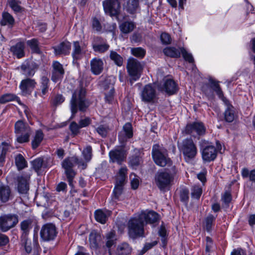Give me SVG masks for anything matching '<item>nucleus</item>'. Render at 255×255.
Masks as SVG:
<instances>
[{
  "label": "nucleus",
  "instance_id": "obj_1",
  "mask_svg": "<svg viewBox=\"0 0 255 255\" xmlns=\"http://www.w3.org/2000/svg\"><path fill=\"white\" fill-rule=\"evenodd\" d=\"M86 90L80 87L74 91L70 102V111L72 113L71 119H73L79 110L84 112L89 106L85 98Z\"/></svg>",
  "mask_w": 255,
  "mask_h": 255
},
{
  "label": "nucleus",
  "instance_id": "obj_2",
  "mask_svg": "<svg viewBox=\"0 0 255 255\" xmlns=\"http://www.w3.org/2000/svg\"><path fill=\"white\" fill-rule=\"evenodd\" d=\"M176 171L175 166H173L170 170L157 172L155 176V183L161 191L169 190L173 182Z\"/></svg>",
  "mask_w": 255,
  "mask_h": 255
},
{
  "label": "nucleus",
  "instance_id": "obj_3",
  "mask_svg": "<svg viewBox=\"0 0 255 255\" xmlns=\"http://www.w3.org/2000/svg\"><path fill=\"white\" fill-rule=\"evenodd\" d=\"M152 156L155 163L160 166H170L172 165V161L168 157L167 150L159 144L153 146Z\"/></svg>",
  "mask_w": 255,
  "mask_h": 255
},
{
  "label": "nucleus",
  "instance_id": "obj_4",
  "mask_svg": "<svg viewBox=\"0 0 255 255\" xmlns=\"http://www.w3.org/2000/svg\"><path fill=\"white\" fill-rule=\"evenodd\" d=\"M179 148L183 153L184 159L187 162L194 159L197 154V148L191 138L184 139L179 144Z\"/></svg>",
  "mask_w": 255,
  "mask_h": 255
},
{
  "label": "nucleus",
  "instance_id": "obj_5",
  "mask_svg": "<svg viewBox=\"0 0 255 255\" xmlns=\"http://www.w3.org/2000/svg\"><path fill=\"white\" fill-rule=\"evenodd\" d=\"M212 88L215 91L220 98H221L227 105V109L225 112L224 117L226 122L231 123L235 119V113L234 108L229 104L228 101L223 97V93L222 91L218 82L211 81Z\"/></svg>",
  "mask_w": 255,
  "mask_h": 255
},
{
  "label": "nucleus",
  "instance_id": "obj_6",
  "mask_svg": "<svg viewBox=\"0 0 255 255\" xmlns=\"http://www.w3.org/2000/svg\"><path fill=\"white\" fill-rule=\"evenodd\" d=\"M144 223L139 215L130 219L128 223V233L132 238L141 236L143 233Z\"/></svg>",
  "mask_w": 255,
  "mask_h": 255
},
{
  "label": "nucleus",
  "instance_id": "obj_7",
  "mask_svg": "<svg viewBox=\"0 0 255 255\" xmlns=\"http://www.w3.org/2000/svg\"><path fill=\"white\" fill-rule=\"evenodd\" d=\"M127 69L131 79L136 81L140 76L142 67L139 61L135 59L130 58L128 60Z\"/></svg>",
  "mask_w": 255,
  "mask_h": 255
},
{
  "label": "nucleus",
  "instance_id": "obj_8",
  "mask_svg": "<svg viewBox=\"0 0 255 255\" xmlns=\"http://www.w3.org/2000/svg\"><path fill=\"white\" fill-rule=\"evenodd\" d=\"M103 5L105 12L111 16H118L121 12V3L119 0H106Z\"/></svg>",
  "mask_w": 255,
  "mask_h": 255
},
{
  "label": "nucleus",
  "instance_id": "obj_9",
  "mask_svg": "<svg viewBox=\"0 0 255 255\" xmlns=\"http://www.w3.org/2000/svg\"><path fill=\"white\" fill-rule=\"evenodd\" d=\"M185 131L193 136H200L205 133L206 128L201 122H193L186 126Z\"/></svg>",
  "mask_w": 255,
  "mask_h": 255
},
{
  "label": "nucleus",
  "instance_id": "obj_10",
  "mask_svg": "<svg viewBox=\"0 0 255 255\" xmlns=\"http://www.w3.org/2000/svg\"><path fill=\"white\" fill-rule=\"evenodd\" d=\"M56 227L53 224H46L43 225L40 231L41 238L46 241L53 240L57 235Z\"/></svg>",
  "mask_w": 255,
  "mask_h": 255
},
{
  "label": "nucleus",
  "instance_id": "obj_11",
  "mask_svg": "<svg viewBox=\"0 0 255 255\" xmlns=\"http://www.w3.org/2000/svg\"><path fill=\"white\" fill-rule=\"evenodd\" d=\"M16 215H9L0 218V229L2 232H6L13 227L18 223Z\"/></svg>",
  "mask_w": 255,
  "mask_h": 255
},
{
  "label": "nucleus",
  "instance_id": "obj_12",
  "mask_svg": "<svg viewBox=\"0 0 255 255\" xmlns=\"http://www.w3.org/2000/svg\"><path fill=\"white\" fill-rule=\"evenodd\" d=\"M77 161V157L72 156L66 158L62 162V166L65 170L66 176L69 177H75L76 172L73 167Z\"/></svg>",
  "mask_w": 255,
  "mask_h": 255
},
{
  "label": "nucleus",
  "instance_id": "obj_13",
  "mask_svg": "<svg viewBox=\"0 0 255 255\" xmlns=\"http://www.w3.org/2000/svg\"><path fill=\"white\" fill-rule=\"evenodd\" d=\"M202 147V157L203 160L207 162H210L214 160L217 156V150L213 145H207L204 147L203 145Z\"/></svg>",
  "mask_w": 255,
  "mask_h": 255
},
{
  "label": "nucleus",
  "instance_id": "obj_14",
  "mask_svg": "<svg viewBox=\"0 0 255 255\" xmlns=\"http://www.w3.org/2000/svg\"><path fill=\"white\" fill-rule=\"evenodd\" d=\"M110 160L113 162H117L121 164L126 158L127 154L126 151L123 148L115 149L109 152Z\"/></svg>",
  "mask_w": 255,
  "mask_h": 255
},
{
  "label": "nucleus",
  "instance_id": "obj_15",
  "mask_svg": "<svg viewBox=\"0 0 255 255\" xmlns=\"http://www.w3.org/2000/svg\"><path fill=\"white\" fill-rule=\"evenodd\" d=\"M132 128L131 124L126 123L123 127L122 130L119 134V140L122 144L127 141L128 139L132 136Z\"/></svg>",
  "mask_w": 255,
  "mask_h": 255
},
{
  "label": "nucleus",
  "instance_id": "obj_16",
  "mask_svg": "<svg viewBox=\"0 0 255 255\" xmlns=\"http://www.w3.org/2000/svg\"><path fill=\"white\" fill-rule=\"evenodd\" d=\"M53 71L51 79L53 82L56 83L63 78L64 70L62 65L58 61L53 62Z\"/></svg>",
  "mask_w": 255,
  "mask_h": 255
},
{
  "label": "nucleus",
  "instance_id": "obj_17",
  "mask_svg": "<svg viewBox=\"0 0 255 255\" xmlns=\"http://www.w3.org/2000/svg\"><path fill=\"white\" fill-rule=\"evenodd\" d=\"M155 97V91L152 86L149 84L146 85L141 93L142 100L145 102H152Z\"/></svg>",
  "mask_w": 255,
  "mask_h": 255
},
{
  "label": "nucleus",
  "instance_id": "obj_18",
  "mask_svg": "<svg viewBox=\"0 0 255 255\" xmlns=\"http://www.w3.org/2000/svg\"><path fill=\"white\" fill-rule=\"evenodd\" d=\"M36 83L34 79L27 78L21 81L19 85L23 95L29 94L34 88Z\"/></svg>",
  "mask_w": 255,
  "mask_h": 255
},
{
  "label": "nucleus",
  "instance_id": "obj_19",
  "mask_svg": "<svg viewBox=\"0 0 255 255\" xmlns=\"http://www.w3.org/2000/svg\"><path fill=\"white\" fill-rule=\"evenodd\" d=\"M87 51V49L85 45L81 46L78 41L74 42L72 56L74 60L81 59Z\"/></svg>",
  "mask_w": 255,
  "mask_h": 255
},
{
  "label": "nucleus",
  "instance_id": "obj_20",
  "mask_svg": "<svg viewBox=\"0 0 255 255\" xmlns=\"http://www.w3.org/2000/svg\"><path fill=\"white\" fill-rule=\"evenodd\" d=\"M30 175H22L18 178V190L21 194H26L29 190Z\"/></svg>",
  "mask_w": 255,
  "mask_h": 255
},
{
  "label": "nucleus",
  "instance_id": "obj_21",
  "mask_svg": "<svg viewBox=\"0 0 255 255\" xmlns=\"http://www.w3.org/2000/svg\"><path fill=\"white\" fill-rule=\"evenodd\" d=\"M90 67L92 72L94 75H99L104 68V62L102 59L99 58H93L90 61Z\"/></svg>",
  "mask_w": 255,
  "mask_h": 255
},
{
  "label": "nucleus",
  "instance_id": "obj_22",
  "mask_svg": "<svg viewBox=\"0 0 255 255\" xmlns=\"http://www.w3.org/2000/svg\"><path fill=\"white\" fill-rule=\"evenodd\" d=\"M139 215L144 223L152 224L158 220V214L153 211L142 212Z\"/></svg>",
  "mask_w": 255,
  "mask_h": 255
},
{
  "label": "nucleus",
  "instance_id": "obj_23",
  "mask_svg": "<svg viewBox=\"0 0 255 255\" xmlns=\"http://www.w3.org/2000/svg\"><path fill=\"white\" fill-rule=\"evenodd\" d=\"M161 91H165L169 95L174 94L177 90V86L175 82L171 79L165 81L163 87L159 88Z\"/></svg>",
  "mask_w": 255,
  "mask_h": 255
},
{
  "label": "nucleus",
  "instance_id": "obj_24",
  "mask_svg": "<svg viewBox=\"0 0 255 255\" xmlns=\"http://www.w3.org/2000/svg\"><path fill=\"white\" fill-rule=\"evenodd\" d=\"M124 9L130 14H134L139 8V0H128L123 4Z\"/></svg>",
  "mask_w": 255,
  "mask_h": 255
},
{
  "label": "nucleus",
  "instance_id": "obj_25",
  "mask_svg": "<svg viewBox=\"0 0 255 255\" xmlns=\"http://www.w3.org/2000/svg\"><path fill=\"white\" fill-rule=\"evenodd\" d=\"M53 48L56 55H66L69 53L71 49V44L68 41H64Z\"/></svg>",
  "mask_w": 255,
  "mask_h": 255
},
{
  "label": "nucleus",
  "instance_id": "obj_26",
  "mask_svg": "<svg viewBox=\"0 0 255 255\" xmlns=\"http://www.w3.org/2000/svg\"><path fill=\"white\" fill-rule=\"evenodd\" d=\"M24 43L19 42L10 47V51L17 58H20L24 56Z\"/></svg>",
  "mask_w": 255,
  "mask_h": 255
},
{
  "label": "nucleus",
  "instance_id": "obj_27",
  "mask_svg": "<svg viewBox=\"0 0 255 255\" xmlns=\"http://www.w3.org/2000/svg\"><path fill=\"white\" fill-rule=\"evenodd\" d=\"M111 215V211L106 210H97L95 212V218L96 220L101 223L105 224L108 219V217Z\"/></svg>",
  "mask_w": 255,
  "mask_h": 255
},
{
  "label": "nucleus",
  "instance_id": "obj_28",
  "mask_svg": "<svg viewBox=\"0 0 255 255\" xmlns=\"http://www.w3.org/2000/svg\"><path fill=\"white\" fill-rule=\"evenodd\" d=\"M140 152L137 149L134 150V154L129 158L128 165L132 168H135L141 161Z\"/></svg>",
  "mask_w": 255,
  "mask_h": 255
},
{
  "label": "nucleus",
  "instance_id": "obj_29",
  "mask_svg": "<svg viewBox=\"0 0 255 255\" xmlns=\"http://www.w3.org/2000/svg\"><path fill=\"white\" fill-rule=\"evenodd\" d=\"M128 169L126 166L122 167L116 176V183L125 185L127 178Z\"/></svg>",
  "mask_w": 255,
  "mask_h": 255
},
{
  "label": "nucleus",
  "instance_id": "obj_30",
  "mask_svg": "<svg viewBox=\"0 0 255 255\" xmlns=\"http://www.w3.org/2000/svg\"><path fill=\"white\" fill-rule=\"evenodd\" d=\"M10 193L9 187L2 184L0 181V200L6 202L9 200Z\"/></svg>",
  "mask_w": 255,
  "mask_h": 255
},
{
  "label": "nucleus",
  "instance_id": "obj_31",
  "mask_svg": "<svg viewBox=\"0 0 255 255\" xmlns=\"http://www.w3.org/2000/svg\"><path fill=\"white\" fill-rule=\"evenodd\" d=\"M32 220L27 219L20 223V228L22 232L21 238H27L30 230L32 229Z\"/></svg>",
  "mask_w": 255,
  "mask_h": 255
},
{
  "label": "nucleus",
  "instance_id": "obj_32",
  "mask_svg": "<svg viewBox=\"0 0 255 255\" xmlns=\"http://www.w3.org/2000/svg\"><path fill=\"white\" fill-rule=\"evenodd\" d=\"M163 53L167 56L178 58L180 56L181 48L177 49L174 47H168L163 49Z\"/></svg>",
  "mask_w": 255,
  "mask_h": 255
},
{
  "label": "nucleus",
  "instance_id": "obj_33",
  "mask_svg": "<svg viewBox=\"0 0 255 255\" xmlns=\"http://www.w3.org/2000/svg\"><path fill=\"white\" fill-rule=\"evenodd\" d=\"M135 24L132 21H125L120 25L121 31L124 33L131 32L135 28Z\"/></svg>",
  "mask_w": 255,
  "mask_h": 255
},
{
  "label": "nucleus",
  "instance_id": "obj_34",
  "mask_svg": "<svg viewBox=\"0 0 255 255\" xmlns=\"http://www.w3.org/2000/svg\"><path fill=\"white\" fill-rule=\"evenodd\" d=\"M31 131L30 128L26 125L22 121H17L15 124V132L16 134L19 133H23L26 132Z\"/></svg>",
  "mask_w": 255,
  "mask_h": 255
},
{
  "label": "nucleus",
  "instance_id": "obj_35",
  "mask_svg": "<svg viewBox=\"0 0 255 255\" xmlns=\"http://www.w3.org/2000/svg\"><path fill=\"white\" fill-rule=\"evenodd\" d=\"M21 69L23 74L27 76H32L35 73V67L33 64L26 63L21 65Z\"/></svg>",
  "mask_w": 255,
  "mask_h": 255
},
{
  "label": "nucleus",
  "instance_id": "obj_36",
  "mask_svg": "<svg viewBox=\"0 0 255 255\" xmlns=\"http://www.w3.org/2000/svg\"><path fill=\"white\" fill-rule=\"evenodd\" d=\"M101 240L100 235L96 233L92 232L89 235V241L90 246L92 248L97 249L98 246V244Z\"/></svg>",
  "mask_w": 255,
  "mask_h": 255
},
{
  "label": "nucleus",
  "instance_id": "obj_37",
  "mask_svg": "<svg viewBox=\"0 0 255 255\" xmlns=\"http://www.w3.org/2000/svg\"><path fill=\"white\" fill-rule=\"evenodd\" d=\"M43 133L41 130H38L35 133L33 139L32 140V147L33 149L36 148L40 144L43 139Z\"/></svg>",
  "mask_w": 255,
  "mask_h": 255
},
{
  "label": "nucleus",
  "instance_id": "obj_38",
  "mask_svg": "<svg viewBox=\"0 0 255 255\" xmlns=\"http://www.w3.org/2000/svg\"><path fill=\"white\" fill-rule=\"evenodd\" d=\"M106 245L108 248L115 244L117 240L115 232L110 231L106 235Z\"/></svg>",
  "mask_w": 255,
  "mask_h": 255
},
{
  "label": "nucleus",
  "instance_id": "obj_39",
  "mask_svg": "<svg viewBox=\"0 0 255 255\" xmlns=\"http://www.w3.org/2000/svg\"><path fill=\"white\" fill-rule=\"evenodd\" d=\"M12 101H16L18 103H20L19 98L15 95L11 94H4L0 97V104H4Z\"/></svg>",
  "mask_w": 255,
  "mask_h": 255
},
{
  "label": "nucleus",
  "instance_id": "obj_40",
  "mask_svg": "<svg viewBox=\"0 0 255 255\" xmlns=\"http://www.w3.org/2000/svg\"><path fill=\"white\" fill-rule=\"evenodd\" d=\"M14 22L13 17L8 12H4L2 14V19L0 23L2 25H12Z\"/></svg>",
  "mask_w": 255,
  "mask_h": 255
},
{
  "label": "nucleus",
  "instance_id": "obj_41",
  "mask_svg": "<svg viewBox=\"0 0 255 255\" xmlns=\"http://www.w3.org/2000/svg\"><path fill=\"white\" fill-rule=\"evenodd\" d=\"M15 162L19 170L22 169L27 166V163L24 158L20 154H19L15 156Z\"/></svg>",
  "mask_w": 255,
  "mask_h": 255
},
{
  "label": "nucleus",
  "instance_id": "obj_42",
  "mask_svg": "<svg viewBox=\"0 0 255 255\" xmlns=\"http://www.w3.org/2000/svg\"><path fill=\"white\" fill-rule=\"evenodd\" d=\"M110 57L111 59L118 66H121L123 65V58L116 52L111 51L110 52Z\"/></svg>",
  "mask_w": 255,
  "mask_h": 255
},
{
  "label": "nucleus",
  "instance_id": "obj_43",
  "mask_svg": "<svg viewBox=\"0 0 255 255\" xmlns=\"http://www.w3.org/2000/svg\"><path fill=\"white\" fill-rule=\"evenodd\" d=\"M215 220V218L212 215H209L206 218L204 223V228L208 232H210L212 231L213 222Z\"/></svg>",
  "mask_w": 255,
  "mask_h": 255
},
{
  "label": "nucleus",
  "instance_id": "obj_44",
  "mask_svg": "<svg viewBox=\"0 0 255 255\" xmlns=\"http://www.w3.org/2000/svg\"><path fill=\"white\" fill-rule=\"evenodd\" d=\"M242 176L244 178L249 177L250 181L255 183V169L250 171L247 168H243Z\"/></svg>",
  "mask_w": 255,
  "mask_h": 255
},
{
  "label": "nucleus",
  "instance_id": "obj_45",
  "mask_svg": "<svg viewBox=\"0 0 255 255\" xmlns=\"http://www.w3.org/2000/svg\"><path fill=\"white\" fill-rule=\"evenodd\" d=\"M118 251L120 255H127L131 253V248L129 247L128 244L123 243L118 246Z\"/></svg>",
  "mask_w": 255,
  "mask_h": 255
},
{
  "label": "nucleus",
  "instance_id": "obj_46",
  "mask_svg": "<svg viewBox=\"0 0 255 255\" xmlns=\"http://www.w3.org/2000/svg\"><path fill=\"white\" fill-rule=\"evenodd\" d=\"M26 43L33 52L37 53L40 52V50L38 47V42L36 39L33 38L31 40H28L27 41Z\"/></svg>",
  "mask_w": 255,
  "mask_h": 255
},
{
  "label": "nucleus",
  "instance_id": "obj_47",
  "mask_svg": "<svg viewBox=\"0 0 255 255\" xmlns=\"http://www.w3.org/2000/svg\"><path fill=\"white\" fill-rule=\"evenodd\" d=\"M31 131H28V130H26V132L23 133H19L16 134L17 141L19 143H23L27 142L29 140V137L31 134Z\"/></svg>",
  "mask_w": 255,
  "mask_h": 255
},
{
  "label": "nucleus",
  "instance_id": "obj_48",
  "mask_svg": "<svg viewBox=\"0 0 255 255\" xmlns=\"http://www.w3.org/2000/svg\"><path fill=\"white\" fill-rule=\"evenodd\" d=\"M92 149L91 146H87L82 151V156L87 162H90L92 157Z\"/></svg>",
  "mask_w": 255,
  "mask_h": 255
},
{
  "label": "nucleus",
  "instance_id": "obj_49",
  "mask_svg": "<svg viewBox=\"0 0 255 255\" xmlns=\"http://www.w3.org/2000/svg\"><path fill=\"white\" fill-rule=\"evenodd\" d=\"M49 79L43 76L41 79V88L42 95H45L48 90L49 88Z\"/></svg>",
  "mask_w": 255,
  "mask_h": 255
},
{
  "label": "nucleus",
  "instance_id": "obj_50",
  "mask_svg": "<svg viewBox=\"0 0 255 255\" xmlns=\"http://www.w3.org/2000/svg\"><path fill=\"white\" fill-rule=\"evenodd\" d=\"M202 193L201 187L199 186H194L191 190V197L192 198L198 200Z\"/></svg>",
  "mask_w": 255,
  "mask_h": 255
},
{
  "label": "nucleus",
  "instance_id": "obj_51",
  "mask_svg": "<svg viewBox=\"0 0 255 255\" xmlns=\"http://www.w3.org/2000/svg\"><path fill=\"white\" fill-rule=\"evenodd\" d=\"M131 52L134 56L140 58H143L145 54V51L141 47L131 48Z\"/></svg>",
  "mask_w": 255,
  "mask_h": 255
},
{
  "label": "nucleus",
  "instance_id": "obj_52",
  "mask_svg": "<svg viewBox=\"0 0 255 255\" xmlns=\"http://www.w3.org/2000/svg\"><path fill=\"white\" fill-rule=\"evenodd\" d=\"M130 184L132 189H136L139 185V177L135 174L131 173L130 175Z\"/></svg>",
  "mask_w": 255,
  "mask_h": 255
},
{
  "label": "nucleus",
  "instance_id": "obj_53",
  "mask_svg": "<svg viewBox=\"0 0 255 255\" xmlns=\"http://www.w3.org/2000/svg\"><path fill=\"white\" fill-rule=\"evenodd\" d=\"M110 46L107 44L93 45V48L95 51L101 53L107 51Z\"/></svg>",
  "mask_w": 255,
  "mask_h": 255
},
{
  "label": "nucleus",
  "instance_id": "obj_54",
  "mask_svg": "<svg viewBox=\"0 0 255 255\" xmlns=\"http://www.w3.org/2000/svg\"><path fill=\"white\" fill-rule=\"evenodd\" d=\"M32 165L34 169L38 172L43 165V160L42 158H37L32 162Z\"/></svg>",
  "mask_w": 255,
  "mask_h": 255
},
{
  "label": "nucleus",
  "instance_id": "obj_55",
  "mask_svg": "<svg viewBox=\"0 0 255 255\" xmlns=\"http://www.w3.org/2000/svg\"><path fill=\"white\" fill-rule=\"evenodd\" d=\"M97 132L102 137L107 136L109 131L108 127L106 125H100L96 129Z\"/></svg>",
  "mask_w": 255,
  "mask_h": 255
},
{
  "label": "nucleus",
  "instance_id": "obj_56",
  "mask_svg": "<svg viewBox=\"0 0 255 255\" xmlns=\"http://www.w3.org/2000/svg\"><path fill=\"white\" fill-rule=\"evenodd\" d=\"M124 185L115 183V187L113 191V193L116 199H118L121 195Z\"/></svg>",
  "mask_w": 255,
  "mask_h": 255
},
{
  "label": "nucleus",
  "instance_id": "obj_57",
  "mask_svg": "<svg viewBox=\"0 0 255 255\" xmlns=\"http://www.w3.org/2000/svg\"><path fill=\"white\" fill-rule=\"evenodd\" d=\"M109 92L105 94V99L108 102H111L114 99V88L113 84H110L109 86Z\"/></svg>",
  "mask_w": 255,
  "mask_h": 255
},
{
  "label": "nucleus",
  "instance_id": "obj_58",
  "mask_svg": "<svg viewBox=\"0 0 255 255\" xmlns=\"http://www.w3.org/2000/svg\"><path fill=\"white\" fill-rule=\"evenodd\" d=\"M22 244L24 246V249L25 250V252L29 254L31 251V243L30 240H29L27 237V238H22Z\"/></svg>",
  "mask_w": 255,
  "mask_h": 255
},
{
  "label": "nucleus",
  "instance_id": "obj_59",
  "mask_svg": "<svg viewBox=\"0 0 255 255\" xmlns=\"http://www.w3.org/2000/svg\"><path fill=\"white\" fill-rule=\"evenodd\" d=\"M181 53L186 61L189 63L194 62V58L191 54L188 53L184 48H181Z\"/></svg>",
  "mask_w": 255,
  "mask_h": 255
},
{
  "label": "nucleus",
  "instance_id": "obj_60",
  "mask_svg": "<svg viewBox=\"0 0 255 255\" xmlns=\"http://www.w3.org/2000/svg\"><path fill=\"white\" fill-rule=\"evenodd\" d=\"M70 129L74 135L78 134L79 132V129L81 128L79 125L76 122H73L69 126Z\"/></svg>",
  "mask_w": 255,
  "mask_h": 255
},
{
  "label": "nucleus",
  "instance_id": "obj_61",
  "mask_svg": "<svg viewBox=\"0 0 255 255\" xmlns=\"http://www.w3.org/2000/svg\"><path fill=\"white\" fill-rule=\"evenodd\" d=\"M9 4L12 10L16 12H19L21 10V8L18 2L15 0H11L9 2Z\"/></svg>",
  "mask_w": 255,
  "mask_h": 255
},
{
  "label": "nucleus",
  "instance_id": "obj_62",
  "mask_svg": "<svg viewBox=\"0 0 255 255\" xmlns=\"http://www.w3.org/2000/svg\"><path fill=\"white\" fill-rule=\"evenodd\" d=\"M65 101V98L60 94H58L53 99L52 103L55 106L61 104Z\"/></svg>",
  "mask_w": 255,
  "mask_h": 255
},
{
  "label": "nucleus",
  "instance_id": "obj_63",
  "mask_svg": "<svg viewBox=\"0 0 255 255\" xmlns=\"http://www.w3.org/2000/svg\"><path fill=\"white\" fill-rule=\"evenodd\" d=\"M160 38L162 42L164 44H168L171 42L170 36L168 33H162L160 36Z\"/></svg>",
  "mask_w": 255,
  "mask_h": 255
},
{
  "label": "nucleus",
  "instance_id": "obj_64",
  "mask_svg": "<svg viewBox=\"0 0 255 255\" xmlns=\"http://www.w3.org/2000/svg\"><path fill=\"white\" fill-rule=\"evenodd\" d=\"M88 162H87L86 160L80 159H79L77 157V161L76 162V164L78 165V168L81 169H85L87 167V163Z\"/></svg>",
  "mask_w": 255,
  "mask_h": 255
}]
</instances>
